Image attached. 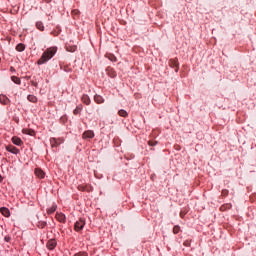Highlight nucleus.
Returning <instances> with one entry per match:
<instances>
[{"instance_id": "nucleus-1", "label": "nucleus", "mask_w": 256, "mask_h": 256, "mask_svg": "<svg viewBox=\"0 0 256 256\" xmlns=\"http://www.w3.org/2000/svg\"><path fill=\"white\" fill-rule=\"evenodd\" d=\"M55 53H57V47L47 48L38 60V65H43L47 63V61H50V59H53V57H55Z\"/></svg>"}, {"instance_id": "nucleus-2", "label": "nucleus", "mask_w": 256, "mask_h": 256, "mask_svg": "<svg viewBox=\"0 0 256 256\" xmlns=\"http://www.w3.org/2000/svg\"><path fill=\"white\" fill-rule=\"evenodd\" d=\"M83 227H85V220L80 218L76 223L74 224V230L79 232L83 231Z\"/></svg>"}, {"instance_id": "nucleus-3", "label": "nucleus", "mask_w": 256, "mask_h": 256, "mask_svg": "<svg viewBox=\"0 0 256 256\" xmlns=\"http://www.w3.org/2000/svg\"><path fill=\"white\" fill-rule=\"evenodd\" d=\"M63 143V139L62 138H50V145L51 147L55 148V147H59V145H61Z\"/></svg>"}, {"instance_id": "nucleus-4", "label": "nucleus", "mask_w": 256, "mask_h": 256, "mask_svg": "<svg viewBox=\"0 0 256 256\" xmlns=\"http://www.w3.org/2000/svg\"><path fill=\"white\" fill-rule=\"evenodd\" d=\"M169 66L172 67V69H175V72L177 73V71H179V61L177 60V58L170 59Z\"/></svg>"}, {"instance_id": "nucleus-5", "label": "nucleus", "mask_w": 256, "mask_h": 256, "mask_svg": "<svg viewBox=\"0 0 256 256\" xmlns=\"http://www.w3.org/2000/svg\"><path fill=\"white\" fill-rule=\"evenodd\" d=\"M47 249L50 251H53L57 247V240L55 239H50L47 244H46Z\"/></svg>"}, {"instance_id": "nucleus-6", "label": "nucleus", "mask_w": 256, "mask_h": 256, "mask_svg": "<svg viewBox=\"0 0 256 256\" xmlns=\"http://www.w3.org/2000/svg\"><path fill=\"white\" fill-rule=\"evenodd\" d=\"M83 139H93L95 137V133L92 130H87L82 135Z\"/></svg>"}, {"instance_id": "nucleus-7", "label": "nucleus", "mask_w": 256, "mask_h": 256, "mask_svg": "<svg viewBox=\"0 0 256 256\" xmlns=\"http://www.w3.org/2000/svg\"><path fill=\"white\" fill-rule=\"evenodd\" d=\"M6 151H9V153H13L14 155H17V153H19V149L12 145L6 146Z\"/></svg>"}, {"instance_id": "nucleus-8", "label": "nucleus", "mask_w": 256, "mask_h": 256, "mask_svg": "<svg viewBox=\"0 0 256 256\" xmlns=\"http://www.w3.org/2000/svg\"><path fill=\"white\" fill-rule=\"evenodd\" d=\"M0 103L2 105H9V103H11V100H9L7 96L1 94L0 95Z\"/></svg>"}, {"instance_id": "nucleus-9", "label": "nucleus", "mask_w": 256, "mask_h": 256, "mask_svg": "<svg viewBox=\"0 0 256 256\" xmlns=\"http://www.w3.org/2000/svg\"><path fill=\"white\" fill-rule=\"evenodd\" d=\"M81 101L82 103H84V105H91V98L89 97V95H82Z\"/></svg>"}, {"instance_id": "nucleus-10", "label": "nucleus", "mask_w": 256, "mask_h": 256, "mask_svg": "<svg viewBox=\"0 0 256 256\" xmlns=\"http://www.w3.org/2000/svg\"><path fill=\"white\" fill-rule=\"evenodd\" d=\"M12 143L14 145H17L18 147H21V145H23V140H21V138L14 136L12 137Z\"/></svg>"}, {"instance_id": "nucleus-11", "label": "nucleus", "mask_w": 256, "mask_h": 256, "mask_svg": "<svg viewBox=\"0 0 256 256\" xmlns=\"http://www.w3.org/2000/svg\"><path fill=\"white\" fill-rule=\"evenodd\" d=\"M0 213H2L4 217H11V211H9L7 207L0 208Z\"/></svg>"}, {"instance_id": "nucleus-12", "label": "nucleus", "mask_w": 256, "mask_h": 256, "mask_svg": "<svg viewBox=\"0 0 256 256\" xmlns=\"http://www.w3.org/2000/svg\"><path fill=\"white\" fill-rule=\"evenodd\" d=\"M94 101H95V103H97L98 105H101V103H105V99L103 98V96L98 95V94H96V95L94 96Z\"/></svg>"}, {"instance_id": "nucleus-13", "label": "nucleus", "mask_w": 256, "mask_h": 256, "mask_svg": "<svg viewBox=\"0 0 256 256\" xmlns=\"http://www.w3.org/2000/svg\"><path fill=\"white\" fill-rule=\"evenodd\" d=\"M56 219L59 221V223H65L66 217L63 213H56Z\"/></svg>"}, {"instance_id": "nucleus-14", "label": "nucleus", "mask_w": 256, "mask_h": 256, "mask_svg": "<svg viewBox=\"0 0 256 256\" xmlns=\"http://www.w3.org/2000/svg\"><path fill=\"white\" fill-rule=\"evenodd\" d=\"M66 51H69V53H75L77 51L76 45L67 44L66 45Z\"/></svg>"}, {"instance_id": "nucleus-15", "label": "nucleus", "mask_w": 256, "mask_h": 256, "mask_svg": "<svg viewBox=\"0 0 256 256\" xmlns=\"http://www.w3.org/2000/svg\"><path fill=\"white\" fill-rule=\"evenodd\" d=\"M35 175H36V177H39V179H43L45 177V172H43V170H41L39 168H36Z\"/></svg>"}, {"instance_id": "nucleus-16", "label": "nucleus", "mask_w": 256, "mask_h": 256, "mask_svg": "<svg viewBox=\"0 0 256 256\" xmlns=\"http://www.w3.org/2000/svg\"><path fill=\"white\" fill-rule=\"evenodd\" d=\"M81 111H83V105L80 104L76 107V109L73 111V115H81Z\"/></svg>"}, {"instance_id": "nucleus-17", "label": "nucleus", "mask_w": 256, "mask_h": 256, "mask_svg": "<svg viewBox=\"0 0 256 256\" xmlns=\"http://www.w3.org/2000/svg\"><path fill=\"white\" fill-rule=\"evenodd\" d=\"M56 211H57V205L53 204L50 208H48L47 213L48 215H53V213Z\"/></svg>"}, {"instance_id": "nucleus-18", "label": "nucleus", "mask_w": 256, "mask_h": 256, "mask_svg": "<svg viewBox=\"0 0 256 256\" xmlns=\"http://www.w3.org/2000/svg\"><path fill=\"white\" fill-rule=\"evenodd\" d=\"M22 133H24V135H30L31 137H33V135H35V131H33L31 129H23Z\"/></svg>"}, {"instance_id": "nucleus-19", "label": "nucleus", "mask_w": 256, "mask_h": 256, "mask_svg": "<svg viewBox=\"0 0 256 256\" xmlns=\"http://www.w3.org/2000/svg\"><path fill=\"white\" fill-rule=\"evenodd\" d=\"M36 28L39 29V31H45V26L43 25V22H36Z\"/></svg>"}, {"instance_id": "nucleus-20", "label": "nucleus", "mask_w": 256, "mask_h": 256, "mask_svg": "<svg viewBox=\"0 0 256 256\" xmlns=\"http://www.w3.org/2000/svg\"><path fill=\"white\" fill-rule=\"evenodd\" d=\"M16 51H19L20 53L25 51V44L23 43H19L17 46H16Z\"/></svg>"}, {"instance_id": "nucleus-21", "label": "nucleus", "mask_w": 256, "mask_h": 256, "mask_svg": "<svg viewBox=\"0 0 256 256\" xmlns=\"http://www.w3.org/2000/svg\"><path fill=\"white\" fill-rule=\"evenodd\" d=\"M11 81H13V83H15L16 85H21V79L17 76H12Z\"/></svg>"}, {"instance_id": "nucleus-22", "label": "nucleus", "mask_w": 256, "mask_h": 256, "mask_svg": "<svg viewBox=\"0 0 256 256\" xmlns=\"http://www.w3.org/2000/svg\"><path fill=\"white\" fill-rule=\"evenodd\" d=\"M118 115L120 117H129V113H127L125 110L121 109L118 111Z\"/></svg>"}, {"instance_id": "nucleus-23", "label": "nucleus", "mask_w": 256, "mask_h": 256, "mask_svg": "<svg viewBox=\"0 0 256 256\" xmlns=\"http://www.w3.org/2000/svg\"><path fill=\"white\" fill-rule=\"evenodd\" d=\"M27 99L30 101V103H37V97L34 95H28Z\"/></svg>"}, {"instance_id": "nucleus-24", "label": "nucleus", "mask_w": 256, "mask_h": 256, "mask_svg": "<svg viewBox=\"0 0 256 256\" xmlns=\"http://www.w3.org/2000/svg\"><path fill=\"white\" fill-rule=\"evenodd\" d=\"M38 227L39 229H45V227H47V222L45 221L38 222Z\"/></svg>"}, {"instance_id": "nucleus-25", "label": "nucleus", "mask_w": 256, "mask_h": 256, "mask_svg": "<svg viewBox=\"0 0 256 256\" xmlns=\"http://www.w3.org/2000/svg\"><path fill=\"white\" fill-rule=\"evenodd\" d=\"M108 59L113 63H117V57H115L113 54H108Z\"/></svg>"}, {"instance_id": "nucleus-26", "label": "nucleus", "mask_w": 256, "mask_h": 256, "mask_svg": "<svg viewBox=\"0 0 256 256\" xmlns=\"http://www.w3.org/2000/svg\"><path fill=\"white\" fill-rule=\"evenodd\" d=\"M107 72H108V75H109V77H115L117 74L115 73V71H113V69H111V68H108L107 69Z\"/></svg>"}, {"instance_id": "nucleus-27", "label": "nucleus", "mask_w": 256, "mask_h": 256, "mask_svg": "<svg viewBox=\"0 0 256 256\" xmlns=\"http://www.w3.org/2000/svg\"><path fill=\"white\" fill-rule=\"evenodd\" d=\"M179 231H181V227L179 225L174 226V228H173L174 235H177V233H179Z\"/></svg>"}, {"instance_id": "nucleus-28", "label": "nucleus", "mask_w": 256, "mask_h": 256, "mask_svg": "<svg viewBox=\"0 0 256 256\" xmlns=\"http://www.w3.org/2000/svg\"><path fill=\"white\" fill-rule=\"evenodd\" d=\"M78 190H79V191H87V185H85V184L79 185V186H78Z\"/></svg>"}, {"instance_id": "nucleus-29", "label": "nucleus", "mask_w": 256, "mask_h": 256, "mask_svg": "<svg viewBox=\"0 0 256 256\" xmlns=\"http://www.w3.org/2000/svg\"><path fill=\"white\" fill-rule=\"evenodd\" d=\"M148 145H150V147H155V145H157V141L150 140L148 141Z\"/></svg>"}, {"instance_id": "nucleus-30", "label": "nucleus", "mask_w": 256, "mask_h": 256, "mask_svg": "<svg viewBox=\"0 0 256 256\" xmlns=\"http://www.w3.org/2000/svg\"><path fill=\"white\" fill-rule=\"evenodd\" d=\"M183 245H184L185 247H191V240H185L184 243H183Z\"/></svg>"}, {"instance_id": "nucleus-31", "label": "nucleus", "mask_w": 256, "mask_h": 256, "mask_svg": "<svg viewBox=\"0 0 256 256\" xmlns=\"http://www.w3.org/2000/svg\"><path fill=\"white\" fill-rule=\"evenodd\" d=\"M74 256H88L87 252H78Z\"/></svg>"}, {"instance_id": "nucleus-32", "label": "nucleus", "mask_w": 256, "mask_h": 256, "mask_svg": "<svg viewBox=\"0 0 256 256\" xmlns=\"http://www.w3.org/2000/svg\"><path fill=\"white\" fill-rule=\"evenodd\" d=\"M223 197H227L229 195V190H222Z\"/></svg>"}, {"instance_id": "nucleus-33", "label": "nucleus", "mask_w": 256, "mask_h": 256, "mask_svg": "<svg viewBox=\"0 0 256 256\" xmlns=\"http://www.w3.org/2000/svg\"><path fill=\"white\" fill-rule=\"evenodd\" d=\"M4 241H6V243H9V241H11V237L10 236H5Z\"/></svg>"}, {"instance_id": "nucleus-34", "label": "nucleus", "mask_w": 256, "mask_h": 256, "mask_svg": "<svg viewBox=\"0 0 256 256\" xmlns=\"http://www.w3.org/2000/svg\"><path fill=\"white\" fill-rule=\"evenodd\" d=\"M72 15H79V10H77V9L72 10Z\"/></svg>"}, {"instance_id": "nucleus-35", "label": "nucleus", "mask_w": 256, "mask_h": 256, "mask_svg": "<svg viewBox=\"0 0 256 256\" xmlns=\"http://www.w3.org/2000/svg\"><path fill=\"white\" fill-rule=\"evenodd\" d=\"M226 209H227V207H226L225 205H223V206L220 207V210H221V211H226Z\"/></svg>"}, {"instance_id": "nucleus-36", "label": "nucleus", "mask_w": 256, "mask_h": 256, "mask_svg": "<svg viewBox=\"0 0 256 256\" xmlns=\"http://www.w3.org/2000/svg\"><path fill=\"white\" fill-rule=\"evenodd\" d=\"M225 207L226 209H231V204H226Z\"/></svg>"}, {"instance_id": "nucleus-37", "label": "nucleus", "mask_w": 256, "mask_h": 256, "mask_svg": "<svg viewBox=\"0 0 256 256\" xmlns=\"http://www.w3.org/2000/svg\"><path fill=\"white\" fill-rule=\"evenodd\" d=\"M32 85H34V87H37V83L36 82H32Z\"/></svg>"}, {"instance_id": "nucleus-38", "label": "nucleus", "mask_w": 256, "mask_h": 256, "mask_svg": "<svg viewBox=\"0 0 256 256\" xmlns=\"http://www.w3.org/2000/svg\"><path fill=\"white\" fill-rule=\"evenodd\" d=\"M3 181V176L0 175V183Z\"/></svg>"}, {"instance_id": "nucleus-39", "label": "nucleus", "mask_w": 256, "mask_h": 256, "mask_svg": "<svg viewBox=\"0 0 256 256\" xmlns=\"http://www.w3.org/2000/svg\"><path fill=\"white\" fill-rule=\"evenodd\" d=\"M11 69H12V71H13V67H12Z\"/></svg>"}, {"instance_id": "nucleus-40", "label": "nucleus", "mask_w": 256, "mask_h": 256, "mask_svg": "<svg viewBox=\"0 0 256 256\" xmlns=\"http://www.w3.org/2000/svg\"><path fill=\"white\" fill-rule=\"evenodd\" d=\"M11 69H12V71H13V67H12Z\"/></svg>"}]
</instances>
